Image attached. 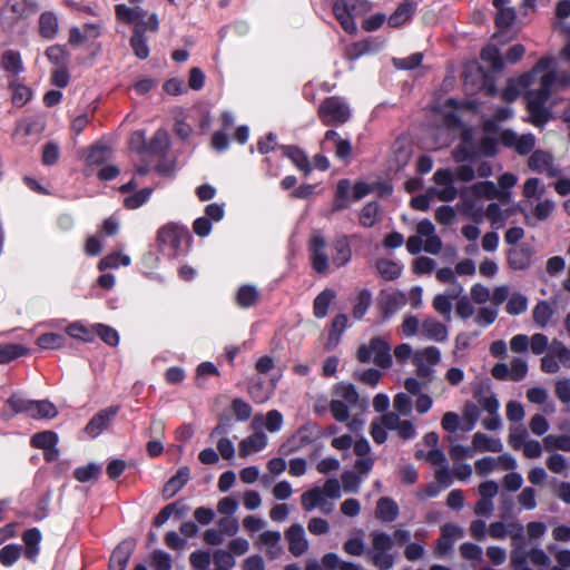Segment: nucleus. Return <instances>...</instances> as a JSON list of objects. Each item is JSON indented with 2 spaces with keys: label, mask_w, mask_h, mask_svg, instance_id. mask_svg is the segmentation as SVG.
Instances as JSON below:
<instances>
[{
  "label": "nucleus",
  "mask_w": 570,
  "mask_h": 570,
  "mask_svg": "<svg viewBox=\"0 0 570 570\" xmlns=\"http://www.w3.org/2000/svg\"><path fill=\"white\" fill-rule=\"evenodd\" d=\"M515 17L517 12L514 8L507 7L500 9L495 14V24L501 30L509 29L513 24Z\"/></svg>",
  "instance_id": "nucleus-48"
},
{
  "label": "nucleus",
  "mask_w": 570,
  "mask_h": 570,
  "mask_svg": "<svg viewBox=\"0 0 570 570\" xmlns=\"http://www.w3.org/2000/svg\"><path fill=\"white\" fill-rule=\"evenodd\" d=\"M326 240L320 235L315 234L311 239V259L313 268L318 274H324L328 269V257L325 253Z\"/></svg>",
  "instance_id": "nucleus-8"
},
{
  "label": "nucleus",
  "mask_w": 570,
  "mask_h": 570,
  "mask_svg": "<svg viewBox=\"0 0 570 570\" xmlns=\"http://www.w3.org/2000/svg\"><path fill=\"white\" fill-rule=\"evenodd\" d=\"M556 81V73L549 71L541 77L539 89L529 90L524 96L531 121L535 126L546 125L550 118V111L546 108V102L551 96V87Z\"/></svg>",
  "instance_id": "nucleus-1"
},
{
  "label": "nucleus",
  "mask_w": 570,
  "mask_h": 570,
  "mask_svg": "<svg viewBox=\"0 0 570 570\" xmlns=\"http://www.w3.org/2000/svg\"><path fill=\"white\" fill-rule=\"evenodd\" d=\"M21 546L8 544L0 550V562L4 567L12 566L21 556Z\"/></svg>",
  "instance_id": "nucleus-49"
},
{
  "label": "nucleus",
  "mask_w": 570,
  "mask_h": 570,
  "mask_svg": "<svg viewBox=\"0 0 570 570\" xmlns=\"http://www.w3.org/2000/svg\"><path fill=\"white\" fill-rule=\"evenodd\" d=\"M333 12L336 17V19L338 20V22L341 23L342 28L347 32V33H355L356 32V24L354 22V16L351 13V11H348L343 2H341L340 0H336L333 4Z\"/></svg>",
  "instance_id": "nucleus-23"
},
{
  "label": "nucleus",
  "mask_w": 570,
  "mask_h": 570,
  "mask_svg": "<svg viewBox=\"0 0 570 570\" xmlns=\"http://www.w3.org/2000/svg\"><path fill=\"white\" fill-rule=\"evenodd\" d=\"M552 62L553 59L550 57L541 58L529 72H525L518 78V85L522 88L530 87L534 82L537 75L548 70Z\"/></svg>",
  "instance_id": "nucleus-20"
},
{
  "label": "nucleus",
  "mask_w": 570,
  "mask_h": 570,
  "mask_svg": "<svg viewBox=\"0 0 570 570\" xmlns=\"http://www.w3.org/2000/svg\"><path fill=\"white\" fill-rule=\"evenodd\" d=\"M258 299L259 292L254 285L245 284L236 293V303L244 308L256 305Z\"/></svg>",
  "instance_id": "nucleus-25"
},
{
  "label": "nucleus",
  "mask_w": 570,
  "mask_h": 570,
  "mask_svg": "<svg viewBox=\"0 0 570 570\" xmlns=\"http://www.w3.org/2000/svg\"><path fill=\"white\" fill-rule=\"evenodd\" d=\"M336 394L351 405H355L360 399L358 392L352 383L337 384Z\"/></svg>",
  "instance_id": "nucleus-52"
},
{
  "label": "nucleus",
  "mask_w": 570,
  "mask_h": 570,
  "mask_svg": "<svg viewBox=\"0 0 570 570\" xmlns=\"http://www.w3.org/2000/svg\"><path fill=\"white\" fill-rule=\"evenodd\" d=\"M214 564L215 568L230 570L235 566V559L230 552L219 549L214 552Z\"/></svg>",
  "instance_id": "nucleus-58"
},
{
  "label": "nucleus",
  "mask_w": 570,
  "mask_h": 570,
  "mask_svg": "<svg viewBox=\"0 0 570 570\" xmlns=\"http://www.w3.org/2000/svg\"><path fill=\"white\" fill-rule=\"evenodd\" d=\"M115 12L118 20L125 23H135L136 27H140L147 16V11L139 6L127 7L126 4H117Z\"/></svg>",
  "instance_id": "nucleus-13"
},
{
  "label": "nucleus",
  "mask_w": 570,
  "mask_h": 570,
  "mask_svg": "<svg viewBox=\"0 0 570 570\" xmlns=\"http://www.w3.org/2000/svg\"><path fill=\"white\" fill-rule=\"evenodd\" d=\"M332 261L337 267L344 266L352 256L351 246L345 237L338 238L333 243Z\"/></svg>",
  "instance_id": "nucleus-26"
},
{
  "label": "nucleus",
  "mask_w": 570,
  "mask_h": 570,
  "mask_svg": "<svg viewBox=\"0 0 570 570\" xmlns=\"http://www.w3.org/2000/svg\"><path fill=\"white\" fill-rule=\"evenodd\" d=\"M96 332L99 337L107 344L115 346L119 342V336L116 330L108 325L97 324Z\"/></svg>",
  "instance_id": "nucleus-64"
},
{
  "label": "nucleus",
  "mask_w": 570,
  "mask_h": 570,
  "mask_svg": "<svg viewBox=\"0 0 570 570\" xmlns=\"http://www.w3.org/2000/svg\"><path fill=\"white\" fill-rule=\"evenodd\" d=\"M343 489L346 493H357L362 482L361 475L355 471H344L341 475Z\"/></svg>",
  "instance_id": "nucleus-54"
},
{
  "label": "nucleus",
  "mask_w": 570,
  "mask_h": 570,
  "mask_svg": "<svg viewBox=\"0 0 570 570\" xmlns=\"http://www.w3.org/2000/svg\"><path fill=\"white\" fill-rule=\"evenodd\" d=\"M433 308L444 317L446 322H450L452 320V303L449 296H445L444 294H438L433 298Z\"/></svg>",
  "instance_id": "nucleus-45"
},
{
  "label": "nucleus",
  "mask_w": 570,
  "mask_h": 570,
  "mask_svg": "<svg viewBox=\"0 0 570 570\" xmlns=\"http://www.w3.org/2000/svg\"><path fill=\"white\" fill-rule=\"evenodd\" d=\"M553 157L551 154L543 150H535L532 153L528 160V166L533 171H543L547 166L551 167Z\"/></svg>",
  "instance_id": "nucleus-38"
},
{
  "label": "nucleus",
  "mask_w": 570,
  "mask_h": 570,
  "mask_svg": "<svg viewBox=\"0 0 570 570\" xmlns=\"http://www.w3.org/2000/svg\"><path fill=\"white\" fill-rule=\"evenodd\" d=\"M35 402L13 394L8 401V405L12 409L13 413H28L31 417H36Z\"/></svg>",
  "instance_id": "nucleus-39"
},
{
  "label": "nucleus",
  "mask_w": 570,
  "mask_h": 570,
  "mask_svg": "<svg viewBox=\"0 0 570 570\" xmlns=\"http://www.w3.org/2000/svg\"><path fill=\"white\" fill-rule=\"evenodd\" d=\"M267 444V436L263 432L254 433L247 438H245L239 443V456L245 458L249 455L252 452H258L263 450Z\"/></svg>",
  "instance_id": "nucleus-16"
},
{
  "label": "nucleus",
  "mask_w": 570,
  "mask_h": 570,
  "mask_svg": "<svg viewBox=\"0 0 570 570\" xmlns=\"http://www.w3.org/2000/svg\"><path fill=\"white\" fill-rule=\"evenodd\" d=\"M399 515V507L394 500L389 497H382L377 500L375 517L383 522H392Z\"/></svg>",
  "instance_id": "nucleus-15"
},
{
  "label": "nucleus",
  "mask_w": 570,
  "mask_h": 570,
  "mask_svg": "<svg viewBox=\"0 0 570 570\" xmlns=\"http://www.w3.org/2000/svg\"><path fill=\"white\" fill-rule=\"evenodd\" d=\"M377 213L379 204L376 202L366 204L360 214V223L364 227H372L376 222Z\"/></svg>",
  "instance_id": "nucleus-55"
},
{
  "label": "nucleus",
  "mask_w": 570,
  "mask_h": 570,
  "mask_svg": "<svg viewBox=\"0 0 570 570\" xmlns=\"http://www.w3.org/2000/svg\"><path fill=\"white\" fill-rule=\"evenodd\" d=\"M35 414L36 417L52 419L57 416L58 411L51 402L43 400L35 402Z\"/></svg>",
  "instance_id": "nucleus-62"
},
{
  "label": "nucleus",
  "mask_w": 570,
  "mask_h": 570,
  "mask_svg": "<svg viewBox=\"0 0 570 570\" xmlns=\"http://www.w3.org/2000/svg\"><path fill=\"white\" fill-rule=\"evenodd\" d=\"M100 36V28L94 23H85L82 29L72 27L69 31V43L73 47L79 46L81 42L90 39H96Z\"/></svg>",
  "instance_id": "nucleus-14"
},
{
  "label": "nucleus",
  "mask_w": 570,
  "mask_h": 570,
  "mask_svg": "<svg viewBox=\"0 0 570 570\" xmlns=\"http://www.w3.org/2000/svg\"><path fill=\"white\" fill-rule=\"evenodd\" d=\"M474 193L484 196L488 199H494L499 196V188L493 181H481L473 186Z\"/></svg>",
  "instance_id": "nucleus-61"
},
{
  "label": "nucleus",
  "mask_w": 570,
  "mask_h": 570,
  "mask_svg": "<svg viewBox=\"0 0 570 570\" xmlns=\"http://www.w3.org/2000/svg\"><path fill=\"white\" fill-rule=\"evenodd\" d=\"M285 537L288 541V550L293 556L299 557L306 552L308 543L302 524H292L285 532Z\"/></svg>",
  "instance_id": "nucleus-10"
},
{
  "label": "nucleus",
  "mask_w": 570,
  "mask_h": 570,
  "mask_svg": "<svg viewBox=\"0 0 570 570\" xmlns=\"http://www.w3.org/2000/svg\"><path fill=\"white\" fill-rule=\"evenodd\" d=\"M170 146L169 135L164 129H158L151 140L148 142V153L153 155H157L160 157H165L167 150Z\"/></svg>",
  "instance_id": "nucleus-22"
},
{
  "label": "nucleus",
  "mask_w": 570,
  "mask_h": 570,
  "mask_svg": "<svg viewBox=\"0 0 570 570\" xmlns=\"http://www.w3.org/2000/svg\"><path fill=\"white\" fill-rule=\"evenodd\" d=\"M58 443V435L52 431H43L36 433L31 439V444L35 448L48 450L56 446Z\"/></svg>",
  "instance_id": "nucleus-43"
},
{
  "label": "nucleus",
  "mask_w": 570,
  "mask_h": 570,
  "mask_svg": "<svg viewBox=\"0 0 570 570\" xmlns=\"http://www.w3.org/2000/svg\"><path fill=\"white\" fill-rule=\"evenodd\" d=\"M422 331L426 337L438 342H443L448 337V327L434 318L424 320Z\"/></svg>",
  "instance_id": "nucleus-21"
},
{
  "label": "nucleus",
  "mask_w": 570,
  "mask_h": 570,
  "mask_svg": "<svg viewBox=\"0 0 570 570\" xmlns=\"http://www.w3.org/2000/svg\"><path fill=\"white\" fill-rule=\"evenodd\" d=\"M284 156L288 157L293 164L305 175L312 171V166L307 155L296 146H281Z\"/></svg>",
  "instance_id": "nucleus-17"
},
{
  "label": "nucleus",
  "mask_w": 570,
  "mask_h": 570,
  "mask_svg": "<svg viewBox=\"0 0 570 570\" xmlns=\"http://www.w3.org/2000/svg\"><path fill=\"white\" fill-rule=\"evenodd\" d=\"M367 557L370 558L372 564L380 570H390L394 564V557L386 552L368 551Z\"/></svg>",
  "instance_id": "nucleus-51"
},
{
  "label": "nucleus",
  "mask_w": 570,
  "mask_h": 570,
  "mask_svg": "<svg viewBox=\"0 0 570 570\" xmlns=\"http://www.w3.org/2000/svg\"><path fill=\"white\" fill-rule=\"evenodd\" d=\"M46 57L48 60L56 65L57 68L67 67L70 60V53L65 46L53 45L47 48Z\"/></svg>",
  "instance_id": "nucleus-31"
},
{
  "label": "nucleus",
  "mask_w": 570,
  "mask_h": 570,
  "mask_svg": "<svg viewBox=\"0 0 570 570\" xmlns=\"http://www.w3.org/2000/svg\"><path fill=\"white\" fill-rule=\"evenodd\" d=\"M472 444L480 452H501L503 449V444L499 439H492L482 432H476L473 435Z\"/></svg>",
  "instance_id": "nucleus-24"
},
{
  "label": "nucleus",
  "mask_w": 570,
  "mask_h": 570,
  "mask_svg": "<svg viewBox=\"0 0 570 570\" xmlns=\"http://www.w3.org/2000/svg\"><path fill=\"white\" fill-rule=\"evenodd\" d=\"M130 46L137 58L145 60L149 56V48L147 46V39L144 35V29L135 28L134 33L130 38Z\"/></svg>",
  "instance_id": "nucleus-30"
},
{
  "label": "nucleus",
  "mask_w": 570,
  "mask_h": 570,
  "mask_svg": "<svg viewBox=\"0 0 570 570\" xmlns=\"http://www.w3.org/2000/svg\"><path fill=\"white\" fill-rule=\"evenodd\" d=\"M376 268L379 274L387 281L396 279L402 273V268L397 263L384 258L376 262Z\"/></svg>",
  "instance_id": "nucleus-36"
},
{
  "label": "nucleus",
  "mask_w": 570,
  "mask_h": 570,
  "mask_svg": "<svg viewBox=\"0 0 570 570\" xmlns=\"http://www.w3.org/2000/svg\"><path fill=\"white\" fill-rule=\"evenodd\" d=\"M12 12L19 19H27L36 14L39 6L35 0H9Z\"/></svg>",
  "instance_id": "nucleus-29"
},
{
  "label": "nucleus",
  "mask_w": 570,
  "mask_h": 570,
  "mask_svg": "<svg viewBox=\"0 0 570 570\" xmlns=\"http://www.w3.org/2000/svg\"><path fill=\"white\" fill-rule=\"evenodd\" d=\"M406 295L404 293H393L386 295L382 302V309L384 318H389L394 314L401 306L406 304Z\"/></svg>",
  "instance_id": "nucleus-32"
},
{
  "label": "nucleus",
  "mask_w": 570,
  "mask_h": 570,
  "mask_svg": "<svg viewBox=\"0 0 570 570\" xmlns=\"http://www.w3.org/2000/svg\"><path fill=\"white\" fill-rule=\"evenodd\" d=\"M183 237L189 238L190 236L186 229L175 224L161 227L157 235V239L160 244L168 245L175 250L179 249Z\"/></svg>",
  "instance_id": "nucleus-11"
},
{
  "label": "nucleus",
  "mask_w": 570,
  "mask_h": 570,
  "mask_svg": "<svg viewBox=\"0 0 570 570\" xmlns=\"http://www.w3.org/2000/svg\"><path fill=\"white\" fill-rule=\"evenodd\" d=\"M22 540L26 544L24 557L30 561H36L39 553V543L41 541V532L38 528L28 529L22 534Z\"/></svg>",
  "instance_id": "nucleus-18"
},
{
  "label": "nucleus",
  "mask_w": 570,
  "mask_h": 570,
  "mask_svg": "<svg viewBox=\"0 0 570 570\" xmlns=\"http://www.w3.org/2000/svg\"><path fill=\"white\" fill-rule=\"evenodd\" d=\"M119 410V405H111L109 407L100 410L96 415L91 417V420L86 425V433L92 438L98 436L105 429L108 428L109 423L118 414Z\"/></svg>",
  "instance_id": "nucleus-7"
},
{
  "label": "nucleus",
  "mask_w": 570,
  "mask_h": 570,
  "mask_svg": "<svg viewBox=\"0 0 570 570\" xmlns=\"http://www.w3.org/2000/svg\"><path fill=\"white\" fill-rule=\"evenodd\" d=\"M481 59L488 62L493 71H501L504 65L499 49L491 45L482 49Z\"/></svg>",
  "instance_id": "nucleus-37"
},
{
  "label": "nucleus",
  "mask_w": 570,
  "mask_h": 570,
  "mask_svg": "<svg viewBox=\"0 0 570 570\" xmlns=\"http://www.w3.org/2000/svg\"><path fill=\"white\" fill-rule=\"evenodd\" d=\"M112 155L110 147L106 145H95L91 147L88 155V161L90 164H102L107 161Z\"/></svg>",
  "instance_id": "nucleus-53"
},
{
  "label": "nucleus",
  "mask_w": 570,
  "mask_h": 570,
  "mask_svg": "<svg viewBox=\"0 0 570 570\" xmlns=\"http://www.w3.org/2000/svg\"><path fill=\"white\" fill-rule=\"evenodd\" d=\"M190 471L188 466H180L163 488L165 499L173 498L189 481Z\"/></svg>",
  "instance_id": "nucleus-12"
},
{
  "label": "nucleus",
  "mask_w": 570,
  "mask_h": 570,
  "mask_svg": "<svg viewBox=\"0 0 570 570\" xmlns=\"http://www.w3.org/2000/svg\"><path fill=\"white\" fill-rule=\"evenodd\" d=\"M463 77L464 87L471 92L484 90L485 95L489 97H494L498 94L493 78L487 73L483 67L473 66L466 68L463 72Z\"/></svg>",
  "instance_id": "nucleus-5"
},
{
  "label": "nucleus",
  "mask_w": 570,
  "mask_h": 570,
  "mask_svg": "<svg viewBox=\"0 0 570 570\" xmlns=\"http://www.w3.org/2000/svg\"><path fill=\"white\" fill-rule=\"evenodd\" d=\"M356 358L361 363L374 362L382 368L392 366V355L390 344L381 336L371 338L367 344H362L356 352Z\"/></svg>",
  "instance_id": "nucleus-2"
},
{
  "label": "nucleus",
  "mask_w": 570,
  "mask_h": 570,
  "mask_svg": "<svg viewBox=\"0 0 570 570\" xmlns=\"http://www.w3.org/2000/svg\"><path fill=\"white\" fill-rule=\"evenodd\" d=\"M58 31V18L53 12L46 11L39 18V33L46 39H52Z\"/></svg>",
  "instance_id": "nucleus-27"
},
{
  "label": "nucleus",
  "mask_w": 570,
  "mask_h": 570,
  "mask_svg": "<svg viewBox=\"0 0 570 570\" xmlns=\"http://www.w3.org/2000/svg\"><path fill=\"white\" fill-rule=\"evenodd\" d=\"M136 548V540L127 538L122 540L112 551L108 570H125Z\"/></svg>",
  "instance_id": "nucleus-6"
},
{
  "label": "nucleus",
  "mask_w": 570,
  "mask_h": 570,
  "mask_svg": "<svg viewBox=\"0 0 570 570\" xmlns=\"http://www.w3.org/2000/svg\"><path fill=\"white\" fill-rule=\"evenodd\" d=\"M373 549L376 552H387L393 548V539L385 532L373 533Z\"/></svg>",
  "instance_id": "nucleus-60"
},
{
  "label": "nucleus",
  "mask_w": 570,
  "mask_h": 570,
  "mask_svg": "<svg viewBox=\"0 0 570 570\" xmlns=\"http://www.w3.org/2000/svg\"><path fill=\"white\" fill-rule=\"evenodd\" d=\"M533 253L532 246L521 244L508 252V264L512 269L524 271L530 267Z\"/></svg>",
  "instance_id": "nucleus-9"
},
{
  "label": "nucleus",
  "mask_w": 570,
  "mask_h": 570,
  "mask_svg": "<svg viewBox=\"0 0 570 570\" xmlns=\"http://www.w3.org/2000/svg\"><path fill=\"white\" fill-rule=\"evenodd\" d=\"M321 435V428L316 423L307 422L281 445L279 452L284 455L297 452L304 446L312 444Z\"/></svg>",
  "instance_id": "nucleus-4"
},
{
  "label": "nucleus",
  "mask_w": 570,
  "mask_h": 570,
  "mask_svg": "<svg viewBox=\"0 0 570 570\" xmlns=\"http://www.w3.org/2000/svg\"><path fill=\"white\" fill-rule=\"evenodd\" d=\"M101 468L95 463H90L86 466L77 468L73 471V476L79 482H88L90 480H97L100 474Z\"/></svg>",
  "instance_id": "nucleus-46"
},
{
  "label": "nucleus",
  "mask_w": 570,
  "mask_h": 570,
  "mask_svg": "<svg viewBox=\"0 0 570 570\" xmlns=\"http://www.w3.org/2000/svg\"><path fill=\"white\" fill-rule=\"evenodd\" d=\"M189 561L195 570H207L210 564V554L209 552L197 550L190 554Z\"/></svg>",
  "instance_id": "nucleus-63"
},
{
  "label": "nucleus",
  "mask_w": 570,
  "mask_h": 570,
  "mask_svg": "<svg viewBox=\"0 0 570 570\" xmlns=\"http://www.w3.org/2000/svg\"><path fill=\"white\" fill-rule=\"evenodd\" d=\"M543 448L547 452H553L556 450L570 452V435L548 434L543 438Z\"/></svg>",
  "instance_id": "nucleus-33"
},
{
  "label": "nucleus",
  "mask_w": 570,
  "mask_h": 570,
  "mask_svg": "<svg viewBox=\"0 0 570 570\" xmlns=\"http://www.w3.org/2000/svg\"><path fill=\"white\" fill-rule=\"evenodd\" d=\"M2 68L13 75H18L22 70V61L20 53L13 50H7L1 58Z\"/></svg>",
  "instance_id": "nucleus-41"
},
{
  "label": "nucleus",
  "mask_w": 570,
  "mask_h": 570,
  "mask_svg": "<svg viewBox=\"0 0 570 570\" xmlns=\"http://www.w3.org/2000/svg\"><path fill=\"white\" fill-rule=\"evenodd\" d=\"M527 308H528V298L525 295H523L519 292L512 293L507 302V305H505V311L510 315L522 314L527 311Z\"/></svg>",
  "instance_id": "nucleus-42"
},
{
  "label": "nucleus",
  "mask_w": 570,
  "mask_h": 570,
  "mask_svg": "<svg viewBox=\"0 0 570 570\" xmlns=\"http://www.w3.org/2000/svg\"><path fill=\"white\" fill-rule=\"evenodd\" d=\"M28 353V348L19 344H0V364H7Z\"/></svg>",
  "instance_id": "nucleus-35"
},
{
  "label": "nucleus",
  "mask_w": 570,
  "mask_h": 570,
  "mask_svg": "<svg viewBox=\"0 0 570 570\" xmlns=\"http://www.w3.org/2000/svg\"><path fill=\"white\" fill-rule=\"evenodd\" d=\"M529 559L539 570H547L551 564L550 557L540 548L531 549L529 551Z\"/></svg>",
  "instance_id": "nucleus-59"
},
{
  "label": "nucleus",
  "mask_w": 570,
  "mask_h": 570,
  "mask_svg": "<svg viewBox=\"0 0 570 570\" xmlns=\"http://www.w3.org/2000/svg\"><path fill=\"white\" fill-rule=\"evenodd\" d=\"M416 4L412 2L401 3L396 10L390 16L389 24L393 28L402 26L407 21L415 12Z\"/></svg>",
  "instance_id": "nucleus-28"
},
{
  "label": "nucleus",
  "mask_w": 570,
  "mask_h": 570,
  "mask_svg": "<svg viewBox=\"0 0 570 570\" xmlns=\"http://www.w3.org/2000/svg\"><path fill=\"white\" fill-rule=\"evenodd\" d=\"M318 117L327 126L340 125L350 119L351 110L340 97H327L318 107Z\"/></svg>",
  "instance_id": "nucleus-3"
},
{
  "label": "nucleus",
  "mask_w": 570,
  "mask_h": 570,
  "mask_svg": "<svg viewBox=\"0 0 570 570\" xmlns=\"http://www.w3.org/2000/svg\"><path fill=\"white\" fill-rule=\"evenodd\" d=\"M353 377L370 386H376L382 377V372L376 368H367L365 371H355Z\"/></svg>",
  "instance_id": "nucleus-50"
},
{
  "label": "nucleus",
  "mask_w": 570,
  "mask_h": 570,
  "mask_svg": "<svg viewBox=\"0 0 570 570\" xmlns=\"http://www.w3.org/2000/svg\"><path fill=\"white\" fill-rule=\"evenodd\" d=\"M129 265L130 257L127 255H122L120 253H112L105 256L98 264V268L100 271H105L108 268H117L119 265Z\"/></svg>",
  "instance_id": "nucleus-44"
},
{
  "label": "nucleus",
  "mask_w": 570,
  "mask_h": 570,
  "mask_svg": "<svg viewBox=\"0 0 570 570\" xmlns=\"http://www.w3.org/2000/svg\"><path fill=\"white\" fill-rule=\"evenodd\" d=\"M151 193V188H142L138 193L125 198V206L129 209L138 208L149 199Z\"/></svg>",
  "instance_id": "nucleus-57"
},
{
  "label": "nucleus",
  "mask_w": 570,
  "mask_h": 570,
  "mask_svg": "<svg viewBox=\"0 0 570 570\" xmlns=\"http://www.w3.org/2000/svg\"><path fill=\"white\" fill-rule=\"evenodd\" d=\"M553 315V309L547 301H540L532 313L534 323L540 327H546Z\"/></svg>",
  "instance_id": "nucleus-40"
},
{
  "label": "nucleus",
  "mask_w": 570,
  "mask_h": 570,
  "mask_svg": "<svg viewBox=\"0 0 570 570\" xmlns=\"http://www.w3.org/2000/svg\"><path fill=\"white\" fill-rule=\"evenodd\" d=\"M334 298H335L334 291L326 288L323 292H321L314 299V315L317 318L325 317L328 312V306Z\"/></svg>",
  "instance_id": "nucleus-34"
},
{
  "label": "nucleus",
  "mask_w": 570,
  "mask_h": 570,
  "mask_svg": "<svg viewBox=\"0 0 570 570\" xmlns=\"http://www.w3.org/2000/svg\"><path fill=\"white\" fill-rule=\"evenodd\" d=\"M528 436V431L524 426L522 425H515V426H511L510 428V433H509V444L514 449V450H520L522 448V445L525 443V439Z\"/></svg>",
  "instance_id": "nucleus-56"
},
{
  "label": "nucleus",
  "mask_w": 570,
  "mask_h": 570,
  "mask_svg": "<svg viewBox=\"0 0 570 570\" xmlns=\"http://www.w3.org/2000/svg\"><path fill=\"white\" fill-rule=\"evenodd\" d=\"M372 302V294L368 289H362L357 296V302L353 307V317L361 320Z\"/></svg>",
  "instance_id": "nucleus-47"
},
{
  "label": "nucleus",
  "mask_w": 570,
  "mask_h": 570,
  "mask_svg": "<svg viewBox=\"0 0 570 570\" xmlns=\"http://www.w3.org/2000/svg\"><path fill=\"white\" fill-rule=\"evenodd\" d=\"M301 502L305 511H312L317 507L324 510V505L327 504L320 487H314L305 491L301 497Z\"/></svg>",
  "instance_id": "nucleus-19"
}]
</instances>
